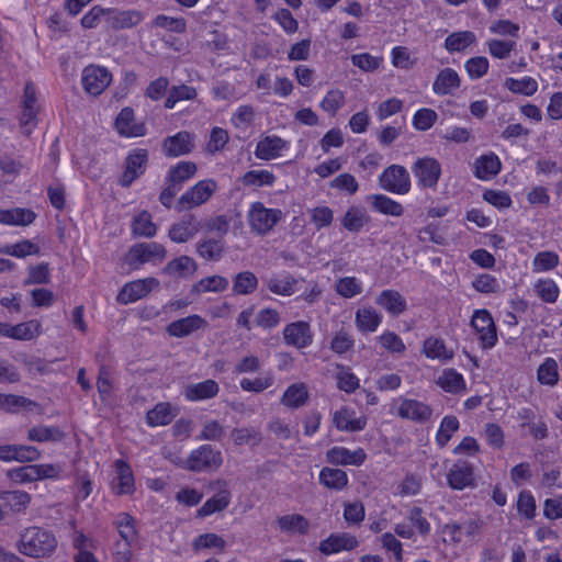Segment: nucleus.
I'll list each match as a JSON object with an SVG mask.
<instances>
[{
    "instance_id": "obj_1",
    "label": "nucleus",
    "mask_w": 562,
    "mask_h": 562,
    "mask_svg": "<svg viewBox=\"0 0 562 562\" xmlns=\"http://www.w3.org/2000/svg\"><path fill=\"white\" fill-rule=\"evenodd\" d=\"M56 546V538L49 530L41 527H30L22 532L18 549L22 554L32 558H44L52 554Z\"/></svg>"
},
{
    "instance_id": "obj_2",
    "label": "nucleus",
    "mask_w": 562,
    "mask_h": 562,
    "mask_svg": "<svg viewBox=\"0 0 562 562\" xmlns=\"http://www.w3.org/2000/svg\"><path fill=\"white\" fill-rule=\"evenodd\" d=\"M282 218L283 212L280 209H268L262 202L251 203L247 213L251 232L259 236L269 234Z\"/></svg>"
},
{
    "instance_id": "obj_3",
    "label": "nucleus",
    "mask_w": 562,
    "mask_h": 562,
    "mask_svg": "<svg viewBox=\"0 0 562 562\" xmlns=\"http://www.w3.org/2000/svg\"><path fill=\"white\" fill-rule=\"evenodd\" d=\"M391 413L402 419L425 424L431 419L434 411L430 405L422 401L400 396L393 400Z\"/></svg>"
},
{
    "instance_id": "obj_4",
    "label": "nucleus",
    "mask_w": 562,
    "mask_h": 562,
    "mask_svg": "<svg viewBox=\"0 0 562 562\" xmlns=\"http://www.w3.org/2000/svg\"><path fill=\"white\" fill-rule=\"evenodd\" d=\"M166 255L167 250L161 244L156 241L138 243L130 248L125 261L132 269H139L145 263L162 261Z\"/></svg>"
},
{
    "instance_id": "obj_5",
    "label": "nucleus",
    "mask_w": 562,
    "mask_h": 562,
    "mask_svg": "<svg viewBox=\"0 0 562 562\" xmlns=\"http://www.w3.org/2000/svg\"><path fill=\"white\" fill-rule=\"evenodd\" d=\"M217 184L212 179L201 180L186 191L178 200V212L191 210L207 202L216 191Z\"/></svg>"
},
{
    "instance_id": "obj_6",
    "label": "nucleus",
    "mask_w": 562,
    "mask_h": 562,
    "mask_svg": "<svg viewBox=\"0 0 562 562\" xmlns=\"http://www.w3.org/2000/svg\"><path fill=\"white\" fill-rule=\"evenodd\" d=\"M223 463L221 451L211 445H202L189 454L184 468L193 472L218 469Z\"/></svg>"
},
{
    "instance_id": "obj_7",
    "label": "nucleus",
    "mask_w": 562,
    "mask_h": 562,
    "mask_svg": "<svg viewBox=\"0 0 562 562\" xmlns=\"http://www.w3.org/2000/svg\"><path fill=\"white\" fill-rule=\"evenodd\" d=\"M379 184L387 192L403 195L411 190V177L405 167L391 165L379 176Z\"/></svg>"
},
{
    "instance_id": "obj_8",
    "label": "nucleus",
    "mask_w": 562,
    "mask_h": 562,
    "mask_svg": "<svg viewBox=\"0 0 562 562\" xmlns=\"http://www.w3.org/2000/svg\"><path fill=\"white\" fill-rule=\"evenodd\" d=\"M112 75L105 68L98 65H89L83 68L81 83L83 90L92 95H100L111 83Z\"/></svg>"
},
{
    "instance_id": "obj_9",
    "label": "nucleus",
    "mask_w": 562,
    "mask_h": 562,
    "mask_svg": "<svg viewBox=\"0 0 562 562\" xmlns=\"http://www.w3.org/2000/svg\"><path fill=\"white\" fill-rule=\"evenodd\" d=\"M471 325L476 331L483 348L488 349L495 346L497 342L496 326L488 311H475L472 316Z\"/></svg>"
},
{
    "instance_id": "obj_10",
    "label": "nucleus",
    "mask_w": 562,
    "mask_h": 562,
    "mask_svg": "<svg viewBox=\"0 0 562 562\" xmlns=\"http://www.w3.org/2000/svg\"><path fill=\"white\" fill-rule=\"evenodd\" d=\"M211 487L217 492L198 509L196 517L203 518L222 512L231 504L232 493L226 481L217 480L211 484Z\"/></svg>"
},
{
    "instance_id": "obj_11",
    "label": "nucleus",
    "mask_w": 562,
    "mask_h": 562,
    "mask_svg": "<svg viewBox=\"0 0 562 562\" xmlns=\"http://www.w3.org/2000/svg\"><path fill=\"white\" fill-rule=\"evenodd\" d=\"M148 151L143 148L134 149L125 159V169L119 179L120 186L128 188L134 180L140 177L147 166Z\"/></svg>"
},
{
    "instance_id": "obj_12",
    "label": "nucleus",
    "mask_w": 562,
    "mask_h": 562,
    "mask_svg": "<svg viewBox=\"0 0 562 562\" xmlns=\"http://www.w3.org/2000/svg\"><path fill=\"white\" fill-rule=\"evenodd\" d=\"M160 282L154 277L135 280L126 283L117 294L121 304H128L145 297L153 290H158Z\"/></svg>"
},
{
    "instance_id": "obj_13",
    "label": "nucleus",
    "mask_w": 562,
    "mask_h": 562,
    "mask_svg": "<svg viewBox=\"0 0 562 562\" xmlns=\"http://www.w3.org/2000/svg\"><path fill=\"white\" fill-rule=\"evenodd\" d=\"M447 483L456 491L475 487L474 467L464 460L457 461L447 473Z\"/></svg>"
},
{
    "instance_id": "obj_14",
    "label": "nucleus",
    "mask_w": 562,
    "mask_h": 562,
    "mask_svg": "<svg viewBox=\"0 0 562 562\" xmlns=\"http://www.w3.org/2000/svg\"><path fill=\"white\" fill-rule=\"evenodd\" d=\"M413 172L420 187L435 188L441 175V166L437 159L424 157L415 161Z\"/></svg>"
},
{
    "instance_id": "obj_15",
    "label": "nucleus",
    "mask_w": 562,
    "mask_h": 562,
    "mask_svg": "<svg viewBox=\"0 0 562 562\" xmlns=\"http://www.w3.org/2000/svg\"><path fill=\"white\" fill-rule=\"evenodd\" d=\"M483 526L479 518L465 519L462 521H451L442 527V533L448 535L453 543H460L463 537L476 536Z\"/></svg>"
},
{
    "instance_id": "obj_16",
    "label": "nucleus",
    "mask_w": 562,
    "mask_h": 562,
    "mask_svg": "<svg viewBox=\"0 0 562 562\" xmlns=\"http://www.w3.org/2000/svg\"><path fill=\"white\" fill-rule=\"evenodd\" d=\"M283 339L286 345L299 349L308 347L313 341L310 324L299 321L286 325L283 329Z\"/></svg>"
},
{
    "instance_id": "obj_17",
    "label": "nucleus",
    "mask_w": 562,
    "mask_h": 562,
    "mask_svg": "<svg viewBox=\"0 0 562 562\" xmlns=\"http://www.w3.org/2000/svg\"><path fill=\"white\" fill-rule=\"evenodd\" d=\"M207 326L206 319L198 314H193L171 322L167 326L166 331L171 337L182 338L198 330H204Z\"/></svg>"
},
{
    "instance_id": "obj_18",
    "label": "nucleus",
    "mask_w": 562,
    "mask_h": 562,
    "mask_svg": "<svg viewBox=\"0 0 562 562\" xmlns=\"http://www.w3.org/2000/svg\"><path fill=\"white\" fill-rule=\"evenodd\" d=\"M201 222L192 214L184 215L179 222L171 225L169 237L175 243H187L201 229Z\"/></svg>"
},
{
    "instance_id": "obj_19",
    "label": "nucleus",
    "mask_w": 562,
    "mask_h": 562,
    "mask_svg": "<svg viewBox=\"0 0 562 562\" xmlns=\"http://www.w3.org/2000/svg\"><path fill=\"white\" fill-rule=\"evenodd\" d=\"M194 135L182 131L173 136L165 138L162 143V151L168 157H178L192 151L194 147Z\"/></svg>"
},
{
    "instance_id": "obj_20",
    "label": "nucleus",
    "mask_w": 562,
    "mask_h": 562,
    "mask_svg": "<svg viewBox=\"0 0 562 562\" xmlns=\"http://www.w3.org/2000/svg\"><path fill=\"white\" fill-rule=\"evenodd\" d=\"M359 541L357 538L348 532L331 533L319 543V551L326 555L337 553L340 551H350L357 548Z\"/></svg>"
},
{
    "instance_id": "obj_21",
    "label": "nucleus",
    "mask_w": 562,
    "mask_h": 562,
    "mask_svg": "<svg viewBox=\"0 0 562 562\" xmlns=\"http://www.w3.org/2000/svg\"><path fill=\"white\" fill-rule=\"evenodd\" d=\"M143 19V13L138 10L108 9L105 23L112 30H123L138 25Z\"/></svg>"
},
{
    "instance_id": "obj_22",
    "label": "nucleus",
    "mask_w": 562,
    "mask_h": 562,
    "mask_svg": "<svg viewBox=\"0 0 562 562\" xmlns=\"http://www.w3.org/2000/svg\"><path fill=\"white\" fill-rule=\"evenodd\" d=\"M333 424L340 431H361L367 426L366 416H356V412L348 407H341L333 415Z\"/></svg>"
},
{
    "instance_id": "obj_23",
    "label": "nucleus",
    "mask_w": 562,
    "mask_h": 562,
    "mask_svg": "<svg viewBox=\"0 0 562 562\" xmlns=\"http://www.w3.org/2000/svg\"><path fill=\"white\" fill-rule=\"evenodd\" d=\"M326 459L329 463L336 465H361L367 454L362 448L349 450L345 447H333L326 452Z\"/></svg>"
},
{
    "instance_id": "obj_24",
    "label": "nucleus",
    "mask_w": 562,
    "mask_h": 562,
    "mask_svg": "<svg viewBox=\"0 0 562 562\" xmlns=\"http://www.w3.org/2000/svg\"><path fill=\"white\" fill-rule=\"evenodd\" d=\"M220 393V385L216 381L209 379L199 383H190L184 386L183 395L189 402L211 400Z\"/></svg>"
},
{
    "instance_id": "obj_25",
    "label": "nucleus",
    "mask_w": 562,
    "mask_h": 562,
    "mask_svg": "<svg viewBox=\"0 0 562 562\" xmlns=\"http://www.w3.org/2000/svg\"><path fill=\"white\" fill-rule=\"evenodd\" d=\"M375 303L392 316H398L407 308L406 300L395 290H383L376 296Z\"/></svg>"
},
{
    "instance_id": "obj_26",
    "label": "nucleus",
    "mask_w": 562,
    "mask_h": 562,
    "mask_svg": "<svg viewBox=\"0 0 562 562\" xmlns=\"http://www.w3.org/2000/svg\"><path fill=\"white\" fill-rule=\"evenodd\" d=\"M288 147V142L279 136H266L258 142L255 150L257 158L271 160L280 156V153Z\"/></svg>"
},
{
    "instance_id": "obj_27",
    "label": "nucleus",
    "mask_w": 562,
    "mask_h": 562,
    "mask_svg": "<svg viewBox=\"0 0 562 562\" xmlns=\"http://www.w3.org/2000/svg\"><path fill=\"white\" fill-rule=\"evenodd\" d=\"M461 79L458 72L452 68H443L437 75L432 90L436 94L446 95L451 94L460 88Z\"/></svg>"
},
{
    "instance_id": "obj_28",
    "label": "nucleus",
    "mask_w": 562,
    "mask_h": 562,
    "mask_svg": "<svg viewBox=\"0 0 562 562\" xmlns=\"http://www.w3.org/2000/svg\"><path fill=\"white\" fill-rule=\"evenodd\" d=\"M474 168V176L477 179L490 180L499 173L502 169V162L494 153H490L476 158Z\"/></svg>"
},
{
    "instance_id": "obj_29",
    "label": "nucleus",
    "mask_w": 562,
    "mask_h": 562,
    "mask_svg": "<svg viewBox=\"0 0 562 562\" xmlns=\"http://www.w3.org/2000/svg\"><path fill=\"white\" fill-rule=\"evenodd\" d=\"M310 398L308 389L305 383H293L284 391L281 404L295 409L304 406Z\"/></svg>"
},
{
    "instance_id": "obj_30",
    "label": "nucleus",
    "mask_w": 562,
    "mask_h": 562,
    "mask_svg": "<svg viewBox=\"0 0 562 562\" xmlns=\"http://www.w3.org/2000/svg\"><path fill=\"white\" fill-rule=\"evenodd\" d=\"M266 285L273 294L290 296L296 291L297 280L289 272H283L266 280Z\"/></svg>"
},
{
    "instance_id": "obj_31",
    "label": "nucleus",
    "mask_w": 562,
    "mask_h": 562,
    "mask_svg": "<svg viewBox=\"0 0 562 562\" xmlns=\"http://www.w3.org/2000/svg\"><path fill=\"white\" fill-rule=\"evenodd\" d=\"M117 132L127 137H136L144 135V126L134 122V111L131 108H124L115 120Z\"/></svg>"
},
{
    "instance_id": "obj_32",
    "label": "nucleus",
    "mask_w": 562,
    "mask_h": 562,
    "mask_svg": "<svg viewBox=\"0 0 562 562\" xmlns=\"http://www.w3.org/2000/svg\"><path fill=\"white\" fill-rule=\"evenodd\" d=\"M178 411L170 403H158L147 412L146 423L150 427L166 426L176 417Z\"/></svg>"
},
{
    "instance_id": "obj_33",
    "label": "nucleus",
    "mask_w": 562,
    "mask_h": 562,
    "mask_svg": "<svg viewBox=\"0 0 562 562\" xmlns=\"http://www.w3.org/2000/svg\"><path fill=\"white\" fill-rule=\"evenodd\" d=\"M423 352L425 356L432 360H439L441 362L450 361L454 352L452 349L447 348L443 339L438 337H429L424 341Z\"/></svg>"
},
{
    "instance_id": "obj_34",
    "label": "nucleus",
    "mask_w": 562,
    "mask_h": 562,
    "mask_svg": "<svg viewBox=\"0 0 562 562\" xmlns=\"http://www.w3.org/2000/svg\"><path fill=\"white\" fill-rule=\"evenodd\" d=\"M382 316L371 306L358 308L355 323L359 331L373 333L381 324Z\"/></svg>"
},
{
    "instance_id": "obj_35",
    "label": "nucleus",
    "mask_w": 562,
    "mask_h": 562,
    "mask_svg": "<svg viewBox=\"0 0 562 562\" xmlns=\"http://www.w3.org/2000/svg\"><path fill=\"white\" fill-rule=\"evenodd\" d=\"M27 439L35 442H59L65 432L58 426L38 425L27 431Z\"/></svg>"
},
{
    "instance_id": "obj_36",
    "label": "nucleus",
    "mask_w": 562,
    "mask_h": 562,
    "mask_svg": "<svg viewBox=\"0 0 562 562\" xmlns=\"http://www.w3.org/2000/svg\"><path fill=\"white\" fill-rule=\"evenodd\" d=\"M116 477L114 480V490L116 494H130L134 491V476L128 464L123 460L115 461Z\"/></svg>"
},
{
    "instance_id": "obj_37",
    "label": "nucleus",
    "mask_w": 562,
    "mask_h": 562,
    "mask_svg": "<svg viewBox=\"0 0 562 562\" xmlns=\"http://www.w3.org/2000/svg\"><path fill=\"white\" fill-rule=\"evenodd\" d=\"M198 255L209 261H218L224 252L225 243L223 238H204L196 246Z\"/></svg>"
},
{
    "instance_id": "obj_38",
    "label": "nucleus",
    "mask_w": 562,
    "mask_h": 562,
    "mask_svg": "<svg viewBox=\"0 0 562 562\" xmlns=\"http://www.w3.org/2000/svg\"><path fill=\"white\" fill-rule=\"evenodd\" d=\"M369 200L371 206L381 214L398 217L404 213L403 205L387 195L372 194Z\"/></svg>"
},
{
    "instance_id": "obj_39",
    "label": "nucleus",
    "mask_w": 562,
    "mask_h": 562,
    "mask_svg": "<svg viewBox=\"0 0 562 562\" xmlns=\"http://www.w3.org/2000/svg\"><path fill=\"white\" fill-rule=\"evenodd\" d=\"M196 270V262L189 256H180L167 263L162 271L172 277L184 278L193 274Z\"/></svg>"
},
{
    "instance_id": "obj_40",
    "label": "nucleus",
    "mask_w": 562,
    "mask_h": 562,
    "mask_svg": "<svg viewBox=\"0 0 562 562\" xmlns=\"http://www.w3.org/2000/svg\"><path fill=\"white\" fill-rule=\"evenodd\" d=\"M279 529L289 533H306L310 528L308 520L300 514L284 515L277 519Z\"/></svg>"
},
{
    "instance_id": "obj_41",
    "label": "nucleus",
    "mask_w": 562,
    "mask_h": 562,
    "mask_svg": "<svg viewBox=\"0 0 562 562\" xmlns=\"http://www.w3.org/2000/svg\"><path fill=\"white\" fill-rule=\"evenodd\" d=\"M319 482L327 488L340 491L347 486L348 475L340 469L326 467L319 473Z\"/></svg>"
},
{
    "instance_id": "obj_42",
    "label": "nucleus",
    "mask_w": 562,
    "mask_h": 562,
    "mask_svg": "<svg viewBox=\"0 0 562 562\" xmlns=\"http://www.w3.org/2000/svg\"><path fill=\"white\" fill-rule=\"evenodd\" d=\"M196 169L192 161H180L169 170L167 182H172L181 189L182 184L195 175Z\"/></svg>"
},
{
    "instance_id": "obj_43",
    "label": "nucleus",
    "mask_w": 562,
    "mask_h": 562,
    "mask_svg": "<svg viewBox=\"0 0 562 562\" xmlns=\"http://www.w3.org/2000/svg\"><path fill=\"white\" fill-rule=\"evenodd\" d=\"M36 407H38V404L27 397L13 394H0V408L8 413H16L21 408L32 411Z\"/></svg>"
},
{
    "instance_id": "obj_44",
    "label": "nucleus",
    "mask_w": 562,
    "mask_h": 562,
    "mask_svg": "<svg viewBox=\"0 0 562 562\" xmlns=\"http://www.w3.org/2000/svg\"><path fill=\"white\" fill-rule=\"evenodd\" d=\"M113 525L117 529L122 541L135 542L137 540L135 519L130 514L120 513L115 516Z\"/></svg>"
},
{
    "instance_id": "obj_45",
    "label": "nucleus",
    "mask_w": 562,
    "mask_h": 562,
    "mask_svg": "<svg viewBox=\"0 0 562 562\" xmlns=\"http://www.w3.org/2000/svg\"><path fill=\"white\" fill-rule=\"evenodd\" d=\"M258 284V278L254 272L243 271L234 277L233 292L237 295H248L257 290Z\"/></svg>"
},
{
    "instance_id": "obj_46",
    "label": "nucleus",
    "mask_w": 562,
    "mask_h": 562,
    "mask_svg": "<svg viewBox=\"0 0 562 562\" xmlns=\"http://www.w3.org/2000/svg\"><path fill=\"white\" fill-rule=\"evenodd\" d=\"M437 384L446 392L459 393L465 390V382L459 372L454 369H446L442 374L439 375Z\"/></svg>"
},
{
    "instance_id": "obj_47",
    "label": "nucleus",
    "mask_w": 562,
    "mask_h": 562,
    "mask_svg": "<svg viewBox=\"0 0 562 562\" xmlns=\"http://www.w3.org/2000/svg\"><path fill=\"white\" fill-rule=\"evenodd\" d=\"M370 222L369 215L358 207H350L341 220L342 226L352 233L360 232Z\"/></svg>"
},
{
    "instance_id": "obj_48",
    "label": "nucleus",
    "mask_w": 562,
    "mask_h": 562,
    "mask_svg": "<svg viewBox=\"0 0 562 562\" xmlns=\"http://www.w3.org/2000/svg\"><path fill=\"white\" fill-rule=\"evenodd\" d=\"M228 280L222 276H210L201 279L192 286V292L202 294L206 292H224L228 288Z\"/></svg>"
},
{
    "instance_id": "obj_49",
    "label": "nucleus",
    "mask_w": 562,
    "mask_h": 562,
    "mask_svg": "<svg viewBox=\"0 0 562 562\" xmlns=\"http://www.w3.org/2000/svg\"><path fill=\"white\" fill-rule=\"evenodd\" d=\"M476 41V36L471 31L454 32L445 41V48L450 52H461Z\"/></svg>"
},
{
    "instance_id": "obj_50",
    "label": "nucleus",
    "mask_w": 562,
    "mask_h": 562,
    "mask_svg": "<svg viewBox=\"0 0 562 562\" xmlns=\"http://www.w3.org/2000/svg\"><path fill=\"white\" fill-rule=\"evenodd\" d=\"M132 232L136 236L153 237L156 235L157 226L153 223L151 215L147 211H143L133 218Z\"/></svg>"
},
{
    "instance_id": "obj_51",
    "label": "nucleus",
    "mask_w": 562,
    "mask_h": 562,
    "mask_svg": "<svg viewBox=\"0 0 562 562\" xmlns=\"http://www.w3.org/2000/svg\"><path fill=\"white\" fill-rule=\"evenodd\" d=\"M460 423L453 415L445 416L440 423V427L436 434V443L438 447L443 448L452 438L453 434L458 431Z\"/></svg>"
},
{
    "instance_id": "obj_52",
    "label": "nucleus",
    "mask_w": 562,
    "mask_h": 562,
    "mask_svg": "<svg viewBox=\"0 0 562 562\" xmlns=\"http://www.w3.org/2000/svg\"><path fill=\"white\" fill-rule=\"evenodd\" d=\"M231 437L236 446H250L255 447L262 440L261 432L256 428H235L231 432Z\"/></svg>"
},
{
    "instance_id": "obj_53",
    "label": "nucleus",
    "mask_w": 562,
    "mask_h": 562,
    "mask_svg": "<svg viewBox=\"0 0 562 562\" xmlns=\"http://www.w3.org/2000/svg\"><path fill=\"white\" fill-rule=\"evenodd\" d=\"M196 95V89L191 86H173L170 88L168 97L165 100V108L173 109L177 102L184 100H194Z\"/></svg>"
},
{
    "instance_id": "obj_54",
    "label": "nucleus",
    "mask_w": 562,
    "mask_h": 562,
    "mask_svg": "<svg viewBox=\"0 0 562 562\" xmlns=\"http://www.w3.org/2000/svg\"><path fill=\"white\" fill-rule=\"evenodd\" d=\"M353 347L355 338L352 334L345 328H341L334 334L329 346L330 350L337 355H344L351 351Z\"/></svg>"
},
{
    "instance_id": "obj_55",
    "label": "nucleus",
    "mask_w": 562,
    "mask_h": 562,
    "mask_svg": "<svg viewBox=\"0 0 562 562\" xmlns=\"http://www.w3.org/2000/svg\"><path fill=\"white\" fill-rule=\"evenodd\" d=\"M538 381L541 384L553 386L559 381L558 363L552 358H547L538 368Z\"/></svg>"
},
{
    "instance_id": "obj_56",
    "label": "nucleus",
    "mask_w": 562,
    "mask_h": 562,
    "mask_svg": "<svg viewBox=\"0 0 562 562\" xmlns=\"http://www.w3.org/2000/svg\"><path fill=\"white\" fill-rule=\"evenodd\" d=\"M192 547L194 551L202 549H216L218 552H223L226 547V542L221 536L207 532L195 538Z\"/></svg>"
},
{
    "instance_id": "obj_57",
    "label": "nucleus",
    "mask_w": 562,
    "mask_h": 562,
    "mask_svg": "<svg viewBox=\"0 0 562 562\" xmlns=\"http://www.w3.org/2000/svg\"><path fill=\"white\" fill-rule=\"evenodd\" d=\"M276 176L271 171L265 169L247 171L241 178L244 186H272Z\"/></svg>"
},
{
    "instance_id": "obj_58",
    "label": "nucleus",
    "mask_w": 562,
    "mask_h": 562,
    "mask_svg": "<svg viewBox=\"0 0 562 562\" xmlns=\"http://www.w3.org/2000/svg\"><path fill=\"white\" fill-rule=\"evenodd\" d=\"M505 87L514 93H522L525 95H532L538 89L537 81L531 77H526L520 80L507 78Z\"/></svg>"
},
{
    "instance_id": "obj_59",
    "label": "nucleus",
    "mask_w": 562,
    "mask_h": 562,
    "mask_svg": "<svg viewBox=\"0 0 562 562\" xmlns=\"http://www.w3.org/2000/svg\"><path fill=\"white\" fill-rule=\"evenodd\" d=\"M41 334V324L36 319L13 326V339L31 340Z\"/></svg>"
},
{
    "instance_id": "obj_60",
    "label": "nucleus",
    "mask_w": 562,
    "mask_h": 562,
    "mask_svg": "<svg viewBox=\"0 0 562 562\" xmlns=\"http://www.w3.org/2000/svg\"><path fill=\"white\" fill-rule=\"evenodd\" d=\"M345 103V94L338 89L329 90L321 102L323 111L335 115Z\"/></svg>"
},
{
    "instance_id": "obj_61",
    "label": "nucleus",
    "mask_w": 562,
    "mask_h": 562,
    "mask_svg": "<svg viewBox=\"0 0 562 562\" xmlns=\"http://www.w3.org/2000/svg\"><path fill=\"white\" fill-rule=\"evenodd\" d=\"M407 518H408L413 529L415 528L422 537H427L430 533V531H431L430 522L424 515V512L420 507H413L409 510Z\"/></svg>"
},
{
    "instance_id": "obj_62",
    "label": "nucleus",
    "mask_w": 562,
    "mask_h": 562,
    "mask_svg": "<svg viewBox=\"0 0 562 562\" xmlns=\"http://www.w3.org/2000/svg\"><path fill=\"white\" fill-rule=\"evenodd\" d=\"M336 291L346 299L353 297L361 293V283L355 277H345L337 281Z\"/></svg>"
},
{
    "instance_id": "obj_63",
    "label": "nucleus",
    "mask_w": 562,
    "mask_h": 562,
    "mask_svg": "<svg viewBox=\"0 0 562 562\" xmlns=\"http://www.w3.org/2000/svg\"><path fill=\"white\" fill-rule=\"evenodd\" d=\"M535 290L541 300L547 303H554L559 296V288L551 279L539 280Z\"/></svg>"
},
{
    "instance_id": "obj_64",
    "label": "nucleus",
    "mask_w": 562,
    "mask_h": 562,
    "mask_svg": "<svg viewBox=\"0 0 562 562\" xmlns=\"http://www.w3.org/2000/svg\"><path fill=\"white\" fill-rule=\"evenodd\" d=\"M153 23L157 27L176 33H184L187 29V23L183 18H172L165 14L157 15Z\"/></svg>"
}]
</instances>
